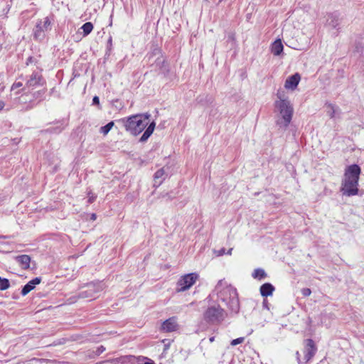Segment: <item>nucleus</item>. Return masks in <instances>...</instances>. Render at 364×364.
<instances>
[{"instance_id":"nucleus-1","label":"nucleus","mask_w":364,"mask_h":364,"mask_svg":"<svg viewBox=\"0 0 364 364\" xmlns=\"http://www.w3.org/2000/svg\"><path fill=\"white\" fill-rule=\"evenodd\" d=\"M127 132L134 136L144 132L141 136V142L146 141L154 131L156 124L154 122L150 123L149 115L147 114H136L121 119Z\"/></svg>"},{"instance_id":"nucleus-2","label":"nucleus","mask_w":364,"mask_h":364,"mask_svg":"<svg viewBox=\"0 0 364 364\" xmlns=\"http://www.w3.org/2000/svg\"><path fill=\"white\" fill-rule=\"evenodd\" d=\"M361 169L357 164L350 165L346 168L341 187L343 195L353 196L358 194V181Z\"/></svg>"},{"instance_id":"nucleus-3","label":"nucleus","mask_w":364,"mask_h":364,"mask_svg":"<svg viewBox=\"0 0 364 364\" xmlns=\"http://www.w3.org/2000/svg\"><path fill=\"white\" fill-rule=\"evenodd\" d=\"M277 95L279 100L275 102V107L279 109L287 127L291 122L293 115V107L287 100L282 99L279 92Z\"/></svg>"},{"instance_id":"nucleus-4","label":"nucleus","mask_w":364,"mask_h":364,"mask_svg":"<svg viewBox=\"0 0 364 364\" xmlns=\"http://www.w3.org/2000/svg\"><path fill=\"white\" fill-rule=\"evenodd\" d=\"M197 273H189L181 276L177 282V291L181 292L189 289L198 279Z\"/></svg>"},{"instance_id":"nucleus-5","label":"nucleus","mask_w":364,"mask_h":364,"mask_svg":"<svg viewBox=\"0 0 364 364\" xmlns=\"http://www.w3.org/2000/svg\"><path fill=\"white\" fill-rule=\"evenodd\" d=\"M224 310L220 306H210L204 313V319L208 323L220 322L224 318Z\"/></svg>"},{"instance_id":"nucleus-6","label":"nucleus","mask_w":364,"mask_h":364,"mask_svg":"<svg viewBox=\"0 0 364 364\" xmlns=\"http://www.w3.org/2000/svg\"><path fill=\"white\" fill-rule=\"evenodd\" d=\"M317 347L314 341L311 338L306 339L303 350L304 362H309L315 355Z\"/></svg>"},{"instance_id":"nucleus-7","label":"nucleus","mask_w":364,"mask_h":364,"mask_svg":"<svg viewBox=\"0 0 364 364\" xmlns=\"http://www.w3.org/2000/svg\"><path fill=\"white\" fill-rule=\"evenodd\" d=\"M176 316H172L165 320L161 325L160 331L165 333L174 332L178 330L179 325Z\"/></svg>"},{"instance_id":"nucleus-8","label":"nucleus","mask_w":364,"mask_h":364,"mask_svg":"<svg viewBox=\"0 0 364 364\" xmlns=\"http://www.w3.org/2000/svg\"><path fill=\"white\" fill-rule=\"evenodd\" d=\"M301 80V76L299 73H295L294 75L289 77L284 84V87L287 89L294 90L296 88L298 84L299 83Z\"/></svg>"},{"instance_id":"nucleus-9","label":"nucleus","mask_w":364,"mask_h":364,"mask_svg":"<svg viewBox=\"0 0 364 364\" xmlns=\"http://www.w3.org/2000/svg\"><path fill=\"white\" fill-rule=\"evenodd\" d=\"M41 282V278L40 277H36L33 279L32 280L29 281L22 289L21 290V295L26 296L28 294L30 291H31L37 284H39Z\"/></svg>"},{"instance_id":"nucleus-10","label":"nucleus","mask_w":364,"mask_h":364,"mask_svg":"<svg viewBox=\"0 0 364 364\" xmlns=\"http://www.w3.org/2000/svg\"><path fill=\"white\" fill-rule=\"evenodd\" d=\"M16 261L18 263L21 268L27 270L30 268L31 257L27 255H21L15 257Z\"/></svg>"},{"instance_id":"nucleus-11","label":"nucleus","mask_w":364,"mask_h":364,"mask_svg":"<svg viewBox=\"0 0 364 364\" xmlns=\"http://www.w3.org/2000/svg\"><path fill=\"white\" fill-rule=\"evenodd\" d=\"M274 287L270 283H265L260 287L259 291L263 297L271 296L274 291Z\"/></svg>"},{"instance_id":"nucleus-12","label":"nucleus","mask_w":364,"mask_h":364,"mask_svg":"<svg viewBox=\"0 0 364 364\" xmlns=\"http://www.w3.org/2000/svg\"><path fill=\"white\" fill-rule=\"evenodd\" d=\"M270 49L272 54L274 55H279L283 52L284 49L282 41L280 39H277L274 41Z\"/></svg>"},{"instance_id":"nucleus-13","label":"nucleus","mask_w":364,"mask_h":364,"mask_svg":"<svg viewBox=\"0 0 364 364\" xmlns=\"http://www.w3.org/2000/svg\"><path fill=\"white\" fill-rule=\"evenodd\" d=\"M41 80H42V77L41 75H38L36 73H33L31 75L30 79L27 81L26 85L28 87L36 86L41 83Z\"/></svg>"},{"instance_id":"nucleus-14","label":"nucleus","mask_w":364,"mask_h":364,"mask_svg":"<svg viewBox=\"0 0 364 364\" xmlns=\"http://www.w3.org/2000/svg\"><path fill=\"white\" fill-rule=\"evenodd\" d=\"M44 28H46V24H37L34 28V37L36 39H39L44 36Z\"/></svg>"},{"instance_id":"nucleus-15","label":"nucleus","mask_w":364,"mask_h":364,"mask_svg":"<svg viewBox=\"0 0 364 364\" xmlns=\"http://www.w3.org/2000/svg\"><path fill=\"white\" fill-rule=\"evenodd\" d=\"M164 176H165V171L164 168H160L158 171H156V173H154V176L155 185H156L157 186H160L162 183V181H158V180L164 178Z\"/></svg>"},{"instance_id":"nucleus-16","label":"nucleus","mask_w":364,"mask_h":364,"mask_svg":"<svg viewBox=\"0 0 364 364\" xmlns=\"http://www.w3.org/2000/svg\"><path fill=\"white\" fill-rule=\"evenodd\" d=\"M252 277L255 279L261 280V279L267 277V274L264 269L258 268V269H255V271L252 273Z\"/></svg>"},{"instance_id":"nucleus-17","label":"nucleus","mask_w":364,"mask_h":364,"mask_svg":"<svg viewBox=\"0 0 364 364\" xmlns=\"http://www.w3.org/2000/svg\"><path fill=\"white\" fill-rule=\"evenodd\" d=\"M93 29V24H83L80 30H82V36L90 34Z\"/></svg>"},{"instance_id":"nucleus-18","label":"nucleus","mask_w":364,"mask_h":364,"mask_svg":"<svg viewBox=\"0 0 364 364\" xmlns=\"http://www.w3.org/2000/svg\"><path fill=\"white\" fill-rule=\"evenodd\" d=\"M114 122L113 121L109 122L105 126L102 127L100 128V132L104 135L106 136L109 132L111 130V129L114 127Z\"/></svg>"},{"instance_id":"nucleus-19","label":"nucleus","mask_w":364,"mask_h":364,"mask_svg":"<svg viewBox=\"0 0 364 364\" xmlns=\"http://www.w3.org/2000/svg\"><path fill=\"white\" fill-rule=\"evenodd\" d=\"M10 287V283L8 279L0 277V291H4Z\"/></svg>"},{"instance_id":"nucleus-20","label":"nucleus","mask_w":364,"mask_h":364,"mask_svg":"<svg viewBox=\"0 0 364 364\" xmlns=\"http://www.w3.org/2000/svg\"><path fill=\"white\" fill-rule=\"evenodd\" d=\"M244 341H245V338L244 337H240V338H237L236 339H233L231 341V345L232 346H235L236 345H238V344H240V343H243Z\"/></svg>"},{"instance_id":"nucleus-21","label":"nucleus","mask_w":364,"mask_h":364,"mask_svg":"<svg viewBox=\"0 0 364 364\" xmlns=\"http://www.w3.org/2000/svg\"><path fill=\"white\" fill-rule=\"evenodd\" d=\"M301 294L304 296H309L311 294V290L309 288H304L301 289Z\"/></svg>"},{"instance_id":"nucleus-22","label":"nucleus","mask_w":364,"mask_h":364,"mask_svg":"<svg viewBox=\"0 0 364 364\" xmlns=\"http://www.w3.org/2000/svg\"><path fill=\"white\" fill-rule=\"evenodd\" d=\"M96 198V196H95L92 192H90L88 193L87 202L89 203H92L95 200Z\"/></svg>"},{"instance_id":"nucleus-23","label":"nucleus","mask_w":364,"mask_h":364,"mask_svg":"<svg viewBox=\"0 0 364 364\" xmlns=\"http://www.w3.org/2000/svg\"><path fill=\"white\" fill-rule=\"evenodd\" d=\"M22 85H23V83H22V82H14V83L12 85V86H11V90H16V89H18V88H19V87H22Z\"/></svg>"},{"instance_id":"nucleus-24","label":"nucleus","mask_w":364,"mask_h":364,"mask_svg":"<svg viewBox=\"0 0 364 364\" xmlns=\"http://www.w3.org/2000/svg\"><path fill=\"white\" fill-rule=\"evenodd\" d=\"M93 104L99 105L100 104V100L97 96H95L92 100Z\"/></svg>"},{"instance_id":"nucleus-25","label":"nucleus","mask_w":364,"mask_h":364,"mask_svg":"<svg viewBox=\"0 0 364 364\" xmlns=\"http://www.w3.org/2000/svg\"><path fill=\"white\" fill-rule=\"evenodd\" d=\"M328 107H330L331 109L332 110V112L331 113L330 116H331V117H334V114H335L334 107L332 105H329Z\"/></svg>"},{"instance_id":"nucleus-26","label":"nucleus","mask_w":364,"mask_h":364,"mask_svg":"<svg viewBox=\"0 0 364 364\" xmlns=\"http://www.w3.org/2000/svg\"><path fill=\"white\" fill-rule=\"evenodd\" d=\"M224 254H225V248H222L221 250H220L218 252V256H222Z\"/></svg>"},{"instance_id":"nucleus-27","label":"nucleus","mask_w":364,"mask_h":364,"mask_svg":"<svg viewBox=\"0 0 364 364\" xmlns=\"http://www.w3.org/2000/svg\"><path fill=\"white\" fill-rule=\"evenodd\" d=\"M4 106H5L4 102L2 100H0V111L4 109Z\"/></svg>"},{"instance_id":"nucleus-28","label":"nucleus","mask_w":364,"mask_h":364,"mask_svg":"<svg viewBox=\"0 0 364 364\" xmlns=\"http://www.w3.org/2000/svg\"><path fill=\"white\" fill-rule=\"evenodd\" d=\"M296 358H297V360H298V362H300V353H299V351H297V352L296 353Z\"/></svg>"},{"instance_id":"nucleus-29","label":"nucleus","mask_w":364,"mask_h":364,"mask_svg":"<svg viewBox=\"0 0 364 364\" xmlns=\"http://www.w3.org/2000/svg\"><path fill=\"white\" fill-rule=\"evenodd\" d=\"M232 248L229 249L227 254L230 255L232 254Z\"/></svg>"},{"instance_id":"nucleus-30","label":"nucleus","mask_w":364,"mask_h":364,"mask_svg":"<svg viewBox=\"0 0 364 364\" xmlns=\"http://www.w3.org/2000/svg\"><path fill=\"white\" fill-rule=\"evenodd\" d=\"M209 340H210V342H211V343H212V342H213V341H215V337H214V336H212V337H210V339H209Z\"/></svg>"},{"instance_id":"nucleus-31","label":"nucleus","mask_w":364,"mask_h":364,"mask_svg":"<svg viewBox=\"0 0 364 364\" xmlns=\"http://www.w3.org/2000/svg\"><path fill=\"white\" fill-rule=\"evenodd\" d=\"M92 220H95L96 219V215L95 214H92Z\"/></svg>"},{"instance_id":"nucleus-32","label":"nucleus","mask_w":364,"mask_h":364,"mask_svg":"<svg viewBox=\"0 0 364 364\" xmlns=\"http://www.w3.org/2000/svg\"><path fill=\"white\" fill-rule=\"evenodd\" d=\"M168 347H169V345H165V348H164V350H167V349L168 348Z\"/></svg>"},{"instance_id":"nucleus-33","label":"nucleus","mask_w":364,"mask_h":364,"mask_svg":"<svg viewBox=\"0 0 364 364\" xmlns=\"http://www.w3.org/2000/svg\"><path fill=\"white\" fill-rule=\"evenodd\" d=\"M109 43H111V42H112V38H110L109 39Z\"/></svg>"}]
</instances>
